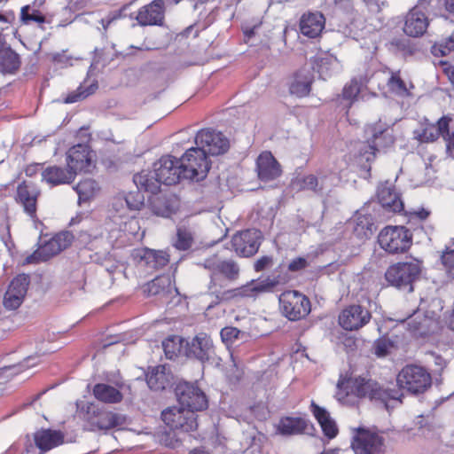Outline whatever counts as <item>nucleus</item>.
Instances as JSON below:
<instances>
[{"label": "nucleus", "mask_w": 454, "mask_h": 454, "mask_svg": "<svg viewBox=\"0 0 454 454\" xmlns=\"http://www.w3.org/2000/svg\"><path fill=\"white\" fill-rule=\"evenodd\" d=\"M336 395L340 400H345L351 395L359 399L368 398L371 401H380L386 405L391 400L401 402V398L403 396L399 389L385 388L377 380L366 376L339 380Z\"/></svg>", "instance_id": "1"}, {"label": "nucleus", "mask_w": 454, "mask_h": 454, "mask_svg": "<svg viewBox=\"0 0 454 454\" xmlns=\"http://www.w3.org/2000/svg\"><path fill=\"white\" fill-rule=\"evenodd\" d=\"M200 265L209 272L208 294L216 301L225 290V282L231 283L239 278V266L232 259H222L217 254H213L206 258Z\"/></svg>", "instance_id": "2"}, {"label": "nucleus", "mask_w": 454, "mask_h": 454, "mask_svg": "<svg viewBox=\"0 0 454 454\" xmlns=\"http://www.w3.org/2000/svg\"><path fill=\"white\" fill-rule=\"evenodd\" d=\"M80 417L85 429L89 431H107L121 426L124 418L114 411L88 403L80 411Z\"/></svg>", "instance_id": "3"}, {"label": "nucleus", "mask_w": 454, "mask_h": 454, "mask_svg": "<svg viewBox=\"0 0 454 454\" xmlns=\"http://www.w3.org/2000/svg\"><path fill=\"white\" fill-rule=\"evenodd\" d=\"M377 242L387 254H401L412 246V234L405 226L387 225L380 231Z\"/></svg>", "instance_id": "4"}, {"label": "nucleus", "mask_w": 454, "mask_h": 454, "mask_svg": "<svg viewBox=\"0 0 454 454\" xmlns=\"http://www.w3.org/2000/svg\"><path fill=\"white\" fill-rule=\"evenodd\" d=\"M396 389H405L419 395L427 391L432 385L431 374L422 366L416 364L405 365L396 376ZM402 393V391H400Z\"/></svg>", "instance_id": "5"}, {"label": "nucleus", "mask_w": 454, "mask_h": 454, "mask_svg": "<svg viewBox=\"0 0 454 454\" xmlns=\"http://www.w3.org/2000/svg\"><path fill=\"white\" fill-rule=\"evenodd\" d=\"M422 270V263L417 259L410 262H398L391 264L385 272L387 282L395 287L409 286L413 291L412 284L416 281Z\"/></svg>", "instance_id": "6"}, {"label": "nucleus", "mask_w": 454, "mask_h": 454, "mask_svg": "<svg viewBox=\"0 0 454 454\" xmlns=\"http://www.w3.org/2000/svg\"><path fill=\"white\" fill-rule=\"evenodd\" d=\"M351 449L355 454H381L385 451V438L376 428L359 427L355 428Z\"/></svg>", "instance_id": "7"}, {"label": "nucleus", "mask_w": 454, "mask_h": 454, "mask_svg": "<svg viewBox=\"0 0 454 454\" xmlns=\"http://www.w3.org/2000/svg\"><path fill=\"white\" fill-rule=\"evenodd\" d=\"M279 308L282 314L291 321L305 318L311 310L309 299L296 290H286L279 295Z\"/></svg>", "instance_id": "8"}, {"label": "nucleus", "mask_w": 454, "mask_h": 454, "mask_svg": "<svg viewBox=\"0 0 454 454\" xmlns=\"http://www.w3.org/2000/svg\"><path fill=\"white\" fill-rule=\"evenodd\" d=\"M74 236L69 231H62L54 235L51 239L40 246L31 254L27 255L23 262V265L37 264L47 262L53 256L59 254L61 251L71 246Z\"/></svg>", "instance_id": "9"}, {"label": "nucleus", "mask_w": 454, "mask_h": 454, "mask_svg": "<svg viewBox=\"0 0 454 454\" xmlns=\"http://www.w3.org/2000/svg\"><path fill=\"white\" fill-rule=\"evenodd\" d=\"M183 176L186 179H203L210 169V161L204 150L192 147L180 158Z\"/></svg>", "instance_id": "10"}, {"label": "nucleus", "mask_w": 454, "mask_h": 454, "mask_svg": "<svg viewBox=\"0 0 454 454\" xmlns=\"http://www.w3.org/2000/svg\"><path fill=\"white\" fill-rule=\"evenodd\" d=\"M67 166L74 176L80 173H90L96 168V154L88 145L77 144L67 152Z\"/></svg>", "instance_id": "11"}, {"label": "nucleus", "mask_w": 454, "mask_h": 454, "mask_svg": "<svg viewBox=\"0 0 454 454\" xmlns=\"http://www.w3.org/2000/svg\"><path fill=\"white\" fill-rule=\"evenodd\" d=\"M176 395L180 406L196 414L208 407V399L196 384L180 382L176 387Z\"/></svg>", "instance_id": "12"}, {"label": "nucleus", "mask_w": 454, "mask_h": 454, "mask_svg": "<svg viewBox=\"0 0 454 454\" xmlns=\"http://www.w3.org/2000/svg\"><path fill=\"white\" fill-rule=\"evenodd\" d=\"M165 425L172 430L184 433L194 432L198 429V415L182 406H173L161 412Z\"/></svg>", "instance_id": "13"}, {"label": "nucleus", "mask_w": 454, "mask_h": 454, "mask_svg": "<svg viewBox=\"0 0 454 454\" xmlns=\"http://www.w3.org/2000/svg\"><path fill=\"white\" fill-rule=\"evenodd\" d=\"M277 284V281L270 278L260 282L252 280L239 287L223 290L216 302H228L239 298H254L259 294L270 291Z\"/></svg>", "instance_id": "14"}, {"label": "nucleus", "mask_w": 454, "mask_h": 454, "mask_svg": "<svg viewBox=\"0 0 454 454\" xmlns=\"http://www.w3.org/2000/svg\"><path fill=\"white\" fill-rule=\"evenodd\" d=\"M262 240L261 231L247 229L233 235L231 245L239 256L251 257L258 252Z\"/></svg>", "instance_id": "15"}, {"label": "nucleus", "mask_w": 454, "mask_h": 454, "mask_svg": "<svg viewBox=\"0 0 454 454\" xmlns=\"http://www.w3.org/2000/svg\"><path fill=\"white\" fill-rule=\"evenodd\" d=\"M153 174L160 184L172 185L177 184L183 176L180 159L170 155L162 156L153 164Z\"/></svg>", "instance_id": "16"}, {"label": "nucleus", "mask_w": 454, "mask_h": 454, "mask_svg": "<svg viewBox=\"0 0 454 454\" xmlns=\"http://www.w3.org/2000/svg\"><path fill=\"white\" fill-rule=\"evenodd\" d=\"M198 147L204 150L206 155H220L230 147L229 140L221 132L205 129L200 130L195 137Z\"/></svg>", "instance_id": "17"}, {"label": "nucleus", "mask_w": 454, "mask_h": 454, "mask_svg": "<svg viewBox=\"0 0 454 454\" xmlns=\"http://www.w3.org/2000/svg\"><path fill=\"white\" fill-rule=\"evenodd\" d=\"M372 318L371 312L358 304L344 308L339 315V325L346 331H356L367 325Z\"/></svg>", "instance_id": "18"}, {"label": "nucleus", "mask_w": 454, "mask_h": 454, "mask_svg": "<svg viewBox=\"0 0 454 454\" xmlns=\"http://www.w3.org/2000/svg\"><path fill=\"white\" fill-rule=\"evenodd\" d=\"M257 177L263 183L272 182L283 174L281 164L270 151H262L255 160Z\"/></svg>", "instance_id": "19"}, {"label": "nucleus", "mask_w": 454, "mask_h": 454, "mask_svg": "<svg viewBox=\"0 0 454 454\" xmlns=\"http://www.w3.org/2000/svg\"><path fill=\"white\" fill-rule=\"evenodd\" d=\"M40 195L41 191L35 184L24 180L17 186L15 200L23 207L25 213L34 219L36 217L37 200Z\"/></svg>", "instance_id": "20"}, {"label": "nucleus", "mask_w": 454, "mask_h": 454, "mask_svg": "<svg viewBox=\"0 0 454 454\" xmlns=\"http://www.w3.org/2000/svg\"><path fill=\"white\" fill-rule=\"evenodd\" d=\"M429 26V20L425 12L423 4L412 7L406 14L403 32L411 37H420Z\"/></svg>", "instance_id": "21"}, {"label": "nucleus", "mask_w": 454, "mask_h": 454, "mask_svg": "<svg viewBox=\"0 0 454 454\" xmlns=\"http://www.w3.org/2000/svg\"><path fill=\"white\" fill-rule=\"evenodd\" d=\"M141 27H161L165 21L164 0H153L140 7L135 17Z\"/></svg>", "instance_id": "22"}, {"label": "nucleus", "mask_w": 454, "mask_h": 454, "mask_svg": "<svg viewBox=\"0 0 454 454\" xmlns=\"http://www.w3.org/2000/svg\"><path fill=\"white\" fill-rule=\"evenodd\" d=\"M325 27V18L321 12H304L299 21L301 33L308 38L318 37Z\"/></svg>", "instance_id": "23"}, {"label": "nucleus", "mask_w": 454, "mask_h": 454, "mask_svg": "<svg viewBox=\"0 0 454 454\" xmlns=\"http://www.w3.org/2000/svg\"><path fill=\"white\" fill-rule=\"evenodd\" d=\"M179 207L178 199L172 193H153L150 199L152 212L162 217H169L175 214Z\"/></svg>", "instance_id": "24"}, {"label": "nucleus", "mask_w": 454, "mask_h": 454, "mask_svg": "<svg viewBox=\"0 0 454 454\" xmlns=\"http://www.w3.org/2000/svg\"><path fill=\"white\" fill-rule=\"evenodd\" d=\"M35 446L42 453L55 449L65 442V434L61 430L42 428L34 434Z\"/></svg>", "instance_id": "25"}, {"label": "nucleus", "mask_w": 454, "mask_h": 454, "mask_svg": "<svg viewBox=\"0 0 454 454\" xmlns=\"http://www.w3.org/2000/svg\"><path fill=\"white\" fill-rule=\"evenodd\" d=\"M187 346L188 356L195 357L201 362L209 360L213 351V341L207 333L197 334Z\"/></svg>", "instance_id": "26"}, {"label": "nucleus", "mask_w": 454, "mask_h": 454, "mask_svg": "<svg viewBox=\"0 0 454 454\" xmlns=\"http://www.w3.org/2000/svg\"><path fill=\"white\" fill-rule=\"evenodd\" d=\"M309 410L319 424L324 435L328 439L335 438L339 434V428L328 411L317 404L314 401H311Z\"/></svg>", "instance_id": "27"}, {"label": "nucleus", "mask_w": 454, "mask_h": 454, "mask_svg": "<svg viewBox=\"0 0 454 454\" xmlns=\"http://www.w3.org/2000/svg\"><path fill=\"white\" fill-rule=\"evenodd\" d=\"M42 178L51 186L60 184H68L74 181L75 176L71 169L67 166L66 168L53 165L49 166L42 172Z\"/></svg>", "instance_id": "28"}, {"label": "nucleus", "mask_w": 454, "mask_h": 454, "mask_svg": "<svg viewBox=\"0 0 454 454\" xmlns=\"http://www.w3.org/2000/svg\"><path fill=\"white\" fill-rule=\"evenodd\" d=\"M145 204V197L140 191L129 192L125 195H118L113 200V208L121 213L125 207L131 211L140 210Z\"/></svg>", "instance_id": "29"}, {"label": "nucleus", "mask_w": 454, "mask_h": 454, "mask_svg": "<svg viewBox=\"0 0 454 454\" xmlns=\"http://www.w3.org/2000/svg\"><path fill=\"white\" fill-rule=\"evenodd\" d=\"M366 130L370 133V139L376 145L379 152L394 145L395 138L393 130L389 128H383L381 125L374 124L369 126Z\"/></svg>", "instance_id": "30"}, {"label": "nucleus", "mask_w": 454, "mask_h": 454, "mask_svg": "<svg viewBox=\"0 0 454 454\" xmlns=\"http://www.w3.org/2000/svg\"><path fill=\"white\" fill-rule=\"evenodd\" d=\"M137 256L146 267L152 270H159L169 262V254L162 250L143 248L139 250Z\"/></svg>", "instance_id": "31"}, {"label": "nucleus", "mask_w": 454, "mask_h": 454, "mask_svg": "<svg viewBox=\"0 0 454 454\" xmlns=\"http://www.w3.org/2000/svg\"><path fill=\"white\" fill-rule=\"evenodd\" d=\"M451 121V117L444 115L441 117L435 124H427L419 134L420 141L425 143H432L436 141L439 137H442V134H443L444 131L448 130Z\"/></svg>", "instance_id": "32"}, {"label": "nucleus", "mask_w": 454, "mask_h": 454, "mask_svg": "<svg viewBox=\"0 0 454 454\" xmlns=\"http://www.w3.org/2000/svg\"><path fill=\"white\" fill-rule=\"evenodd\" d=\"M92 395L98 402L106 404L120 403L123 400L122 393L106 383H97L92 388Z\"/></svg>", "instance_id": "33"}, {"label": "nucleus", "mask_w": 454, "mask_h": 454, "mask_svg": "<svg viewBox=\"0 0 454 454\" xmlns=\"http://www.w3.org/2000/svg\"><path fill=\"white\" fill-rule=\"evenodd\" d=\"M307 421L301 417H282L277 426V431L282 435H294L305 433Z\"/></svg>", "instance_id": "34"}, {"label": "nucleus", "mask_w": 454, "mask_h": 454, "mask_svg": "<svg viewBox=\"0 0 454 454\" xmlns=\"http://www.w3.org/2000/svg\"><path fill=\"white\" fill-rule=\"evenodd\" d=\"M291 185L297 192L310 191L317 195H322L325 189L318 177L313 174L294 178Z\"/></svg>", "instance_id": "35"}, {"label": "nucleus", "mask_w": 454, "mask_h": 454, "mask_svg": "<svg viewBox=\"0 0 454 454\" xmlns=\"http://www.w3.org/2000/svg\"><path fill=\"white\" fill-rule=\"evenodd\" d=\"M100 189L98 183L92 178L82 179L74 186L78 194L79 203L90 201L99 193Z\"/></svg>", "instance_id": "36"}, {"label": "nucleus", "mask_w": 454, "mask_h": 454, "mask_svg": "<svg viewBox=\"0 0 454 454\" xmlns=\"http://www.w3.org/2000/svg\"><path fill=\"white\" fill-rule=\"evenodd\" d=\"M378 200L380 205L388 211L401 212L403 204L399 195L388 187H383L378 191Z\"/></svg>", "instance_id": "37"}, {"label": "nucleus", "mask_w": 454, "mask_h": 454, "mask_svg": "<svg viewBox=\"0 0 454 454\" xmlns=\"http://www.w3.org/2000/svg\"><path fill=\"white\" fill-rule=\"evenodd\" d=\"M133 181L137 185V191L141 192V190H144L153 194L156 193L160 186L158 177L153 174V172L152 173L147 170H142L141 172L134 175Z\"/></svg>", "instance_id": "38"}, {"label": "nucleus", "mask_w": 454, "mask_h": 454, "mask_svg": "<svg viewBox=\"0 0 454 454\" xmlns=\"http://www.w3.org/2000/svg\"><path fill=\"white\" fill-rule=\"evenodd\" d=\"M312 78L302 71L296 72L294 80L289 86V91L292 95L298 98L309 96L311 90Z\"/></svg>", "instance_id": "39"}, {"label": "nucleus", "mask_w": 454, "mask_h": 454, "mask_svg": "<svg viewBox=\"0 0 454 454\" xmlns=\"http://www.w3.org/2000/svg\"><path fill=\"white\" fill-rule=\"evenodd\" d=\"M165 365H157L146 374V382L152 390H162L168 384Z\"/></svg>", "instance_id": "40"}, {"label": "nucleus", "mask_w": 454, "mask_h": 454, "mask_svg": "<svg viewBox=\"0 0 454 454\" xmlns=\"http://www.w3.org/2000/svg\"><path fill=\"white\" fill-rule=\"evenodd\" d=\"M19 55L11 48L0 50V71L12 74L20 68Z\"/></svg>", "instance_id": "41"}, {"label": "nucleus", "mask_w": 454, "mask_h": 454, "mask_svg": "<svg viewBox=\"0 0 454 454\" xmlns=\"http://www.w3.org/2000/svg\"><path fill=\"white\" fill-rule=\"evenodd\" d=\"M387 85L391 92L401 97L411 96V90L414 88L411 82L407 84L402 79L400 71L391 73V75L387 80Z\"/></svg>", "instance_id": "42"}, {"label": "nucleus", "mask_w": 454, "mask_h": 454, "mask_svg": "<svg viewBox=\"0 0 454 454\" xmlns=\"http://www.w3.org/2000/svg\"><path fill=\"white\" fill-rule=\"evenodd\" d=\"M410 331L418 337H427L434 332L435 322L427 317H421L419 321L411 320L408 324Z\"/></svg>", "instance_id": "43"}, {"label": "nucleus", "mask_w": 454, "mask_h": 454, "mask_svg": "<svg viewBox=\"0 0 454 454\" xmlns=\"http://www.w3.org/2000/svg\"><path fill=\"white\" fill-rule=\"evenodd\" d=\"M184 340L178 335H171L166 338L162 342V347L166 357L174 359L177 357L183 349Z\"/></svg>", "instance_id": "44"}, {"label": "nucleus", "mask_w": 454, "mask_h": 454, "mask_svg": "<svg viewBox=\"0 0 454 454\" xmlns=\"http://www.w3.org/2000/svg\"><path fill=\"white\" fill-rule=\"evenodd\" d=\"M98 90V83L93 82L90 85L82 83L75 90L70 92L65 98V102L72 104L85 99L92 95Z\"/></svg>", "instance_id": "45"}, {"label": "nucleus", "mask_w": 454, "mask_h": 454, "mask_svg": "<svg viewBox=\"0 0 454 454\" xmlns=\"http://www.w3.org/2000/svg\"><path fill=\"white\" fill-rule=\"evenodd\" d=\"M20 19L24 24H30L32 22L43 24L45 22L43 13L38 9L31 8L29 5H25L21 8Z\"/></svg>", "instance_id": "46"}, {"label": "nucleus", "mask_w": 454, "mask_h": 454, "mask_svg": "<svg viewBox=\"0 0 454 454\" xmlns=\"http://www.w3.org/2000/svg\"><path fill=\"white\" fill-rule=\"evenodd\" d=\"M167 284H169L168 278L157 277L143 286V293L147 296L157 295L164 290Z\"/></svg>", "instance_id": "47"}, {"label": "nucleus", "mask_w": 454, "mask_h": 454, "mask_svg": "<svg viewBox=\"0 0 454 454\" xmlns=\"http://www.w3.org/2000/svg\"><path fill=\"white\" fill-rule=\"evenodd\" d=\"M30 284V277L28 274L20 273L14 277L9 284L10 288L17 294L26 296L28 286Z\"/></svg>", "instance_id": "48"}, {"label": "nucleus", "mask_w": 454, "mask_h": 454, "mask_svg": "<svg viewBox=\"0 0 454 454\" xmlns=\"http://www.w3.org/2000/svg\"><path fill=\"white\" fill-rule=\"evenodd\" d=\"M24 299V296L20 295L14 290L8 287L4 295L3 304L6 309L15 310L20 307Z\"/></svg>", "instance_id": "49"}, {"label": "nucleus", "mask_w": 454, "mask_h": 454, "mask_svg": "<svg viewBox=\"0 0 454 454\" xmlns=\"http://www.w3.org/2000/svg\"><path fill=\"white\" fill-rule=\"evenodd\" d=\"M193 239L192 234L185 228H178L176 231V240L175 247L178 250H187L192 247Z\"/></svg>", "instance_id": "50"}, {"label": "nucleus", "mask_w": 454, "mask_h": 454, "mask_svg": "<svg viewBox=\"0 0 454 454\" xmlns=\"http://www.w3.org/2000/svg\"><path fill=\"white\" fill-rule=\"evenodd\" d=\"M361 90V84L357 79H351L342 90V97L348 100H355Z\"/></svg>", "instance_id": "51"}, {"label": "nucleus", "mask_w": 454, "mask_h": 454, "mask_svg": "<svg viewBox=\"0 0 454 454\" xmlns=\"http://www.w3.org/2000/svg\"><path fill=\"white\" fill-rule=\"evenodd\" d=\"M434 53L441 56H446L450 54L452 51H454V35H451L444 41L435 43L433 47Z\"/></svg>", "instance_id": "52"}, {"label": "nucleus", "mask_w": 454, "mask_h": 454, "mask_svg": "<svg viewBox=\"0 0 454 454\" xmlns=\"http://www.w3.org/2000/svg\"><path fill=\"white\" fill-rule=\"evenodd\" d=\"M379 150L376 145L372 143L370 137L367 138L366 142L359 149V155L364 157L367 162L374 160Z\"/></svg>", "instance_id": "53"}, {"label": "nucleus", "mask_w": 454, "mask_h": 454, "mask_svg": "<svg viewBox=\"0 0 454 454\" xmlns=\"http://www.w3.org/2000/svg\"><path fill=\"white\" fill-rule=\"evenodd\" d=\"M372 225L373 223L371 222L369 217H359L357 219L356 226L355 227V231L357 235L363 234L364 236L368 237L372 233Z\"/></svg>", "instance_id": "54"}, {"label": "nucleus", "mask_w": 454, "mask_h": 454, "mask_svg": "<svg viewBox=\"0 0 454 454\" xmlns=\"http://www.w3.org/2000/svg\"><path fill=\"white\" fill-rule=\"evenodd\" d=\"M240 330L233 326H226L221 330V338L223 342L232 343L239 339Z\"/></svg>", "instance_id": "55"}, {"label": "nucleus", "mask_w": 454, "mask_h": 454, "mask_svg": "<svg viewBox=\"0 0 454 454\" xmlns=\"http://www.w3.org/2000/svg\"><path fill=\"white\" fill-rule=\"evenodd\" d=\"M391 342L385 339H378L373 345L374 354L378 357H384L388 354Z\"/></svg>", "instance_id": "56"}, {"label": "nucleus", "mask_w": 454, "mask_h": 454, "mask_svg": "<svg viewBox=\"0 0 454 454\" xmlns=\"http://www.w3.org/2000/svg\"><path fill=\"white\" fill-rule=\"evenodd\" d=\"M123 17L124 15L121 10L115 11L109 13L106 17L101 19L100 24L102 25L104 31L106 32L112 23L121 20Z\"/></svg>", "instance_id": "57"}, {"label": "nucleus", "mask_w": 454, "mask_h": 454, "mask_svg": "<svg viewBox=\"0 0 454 454\" xmlns=\"http://www.w3.org/2000/svg\"><path fill=\"white\" fill-rule=\"evenodd\" d=\"M273 264V258L270 255H263L258 258L254 263V270L256 272L264 270Z\"/></svg>", "instance_id": "58"}, {"label": "nucleus", "mask_w": 454, "mask_h": 454, "mask_svg": "<svg viewBox=\"0 0 454 454\" xmlns=\"http://www.w3.org/2000/svg\"><path fill=\"white\" fill-rule=\"evenodd\" d=\"M442 137L446 144V153L450 156H454V130L450 132L449 128L447 131H444L443 134H442Z\"/></svg>", "instance_id": "59"}, {"label": "nucleus", "mask_w": 454, "mask_h": 454, "mask_svg": "<svg viewBox=\"0 0 454 454\" xmlns=\"http://www.w3.org/2000/svg\"><path fill=\"white\" fill-rule=\"evenodd\" d=\"M308 266V262L303 257H297L292 260L288 264V270L291 272L300 271Z\"/></svg>", "instance_id": "60"}, {"label": "nucleus", "mask_w": 454, "mask_h": 454, "mask_svg": "<svg viewBox=\"0 0 454 454\" xmlns=\"http://www.w3.org/2000/svg\"><path fill=\"white\" fill-rule=\"evenodd\" d=\"M123 228L124 231H129L130 234L137 235L140 229L138 220L136 217H130L128 222L124 223Z\"/></svg>", "instance_id": "61"}, {"label": "nucleus", "mask_w": 454, "mask_h": 454, "mask_svg": "<svg viewBox=\"0 0 454 454\" xmlns=\"http://www.w3.org/2000/svg\"><path fill=\"white\" fill-rule=\"evenodd\" d=\"M444 73L448 76L450 82L454 85V67H448L444 68Z\"/></svg>", "instance_id": "62"}, {"label": "nucleus", "mask_w": 454, "mask_h": 454, "mask_svg": "<svg viewBox=\"0 0 454 454\" xmlns=\"http://www.w3.org/2000/svg\"><path fill=\"white\" fill-rule=\"evenodd\" d=\"M37 168H38V165L35 164V165H29L25 169V173L27 176H32L33 175H35L37 171Z\"/></svg>", "instance_id": "63"}, {"label": "nucleus", "mask_w": 454, "mask_h": 454, "mask_svg": "<svg viewBox=\"0 0 454 454\" xmlns=\"http://www.w3.org/2000/svg\"><path fill=\"white\" fill-rule=\"evenodd\" d=\"M444 5L449 12L454 13V0H445Z\"/></svg>", "instance_id": "64"}]
</instances>
